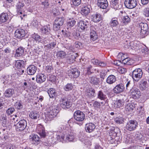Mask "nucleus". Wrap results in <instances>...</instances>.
I'll return each instance as SVG.
<instances>
[{
  "mask_svg": "<svg viewBox=\"0 0 149 149\" xmlns=\"http://www.w3.org/2000/svg\"><path fill=\"white\" fill-rule=\"evenodd\" d=\"M90 37L91 40L93 41L95 40L98 38V36L96 31L91 29V30Z\"/></svg>",
  "mask_w": 149,
  "mask_h": 149,
  "instance_id": "2f4dec72",
  "label": "nucleus"
},
{
  "mask_svg": "<svg viewBox=\"0 0 149 149\" xmlns=\"http://www.w3.org/2000/svg\"><path fill=\"white\" fill-rule=\"evenodd\" d=\"M131 60L130 58L126 57L125 58H124L122 61V63L126 65H130L131 64L130 62Z\"/></svg>",
  "mask_w": 149,
  "mask_h": 149,
  "instance_id": "3c124183",
  "label": "nucleus"
},
{
  "mask_svg": "<svg viewBox=\"0 0 149 149\" xmlns=\"http://www.w3.org/2000/svg\"><path fill=\"white\" fill-rule=\"evenodd\" d=\"M61 107L63 109H67L69 108L71 106L68 99L65 97H61L60 100Z\"/></svg>",
  "mask_w": 149,
  "mask_h": 149,
  "instance_id": "423d86ee",
  "label": "nucleus"
},
{
  "mask_svg": "<svg viewBox=\"0 0 149 149\" xmlns=\"http://www.w3.org/2000/svg\"><path fill=\"white\" fill-rule=\"evenodd\" d=\"M125 90L124 84L120 83L117 85L113 89V91L116 94H118L124 91Z\"/></svg>",
  "mask_w": 149,
  "mask_h": 149,
  "instance_id": "1a4fd4ad",
  "label": "nucleus"
},
{
  "mask_svg": "<svg viewBox=\"0 0 149 149\" xmlns=\"http://www.w3.org/2000/svg\"><path fill=\"white\" fill-rule=\"evenodd\" d=\"M37 46L36 44H34V40H29L28 41V46H30L32 48H33L35 46Z\"/></svg>",
  "mask_w": 149,
  "mask_h": 149,
  "instance_id": "5fc2aeb1",
  "label": "nucleus"
},
{
  "mask_svg": "<svg viewBox=\"0 0 149 149\" xmlns=\"http://www.w3.org/2000/svg\"><path fill=\"white\" fill-rule=\"evenodd\" d=\"M118 71L121 74H123L127 72V70L125 68L120 67L118 68Z\"/></svg>",
  "mask_w": 149,
  "mask_h": 149,
  "instance_id": "338daca9",
  "label": "nucleus"
},
{
  "mask_svg": "<svg viewBox=\"0 0 149 149\" xmlns=\"http://www.w3.org/2000/svg\"><path fill=\"white\" fill-rule=\"evenodd\" d=\"M118 129L117 128H112L111 130L109 132V134L110 136H112L113 137H115L117 136V130Z\"/></svg>",
  "mask_w": 149,
  "mask_h": 149,
  "instance_id": "ea45409f",
  "label": "nucleus"
},
{
  "mask_svg": "<svg viewBox=\"0 0 149 149\" xmlns=\"http://www.w3.org/2000/svg\"><path fill=\"white\" fill-rule=\"evenodd\" d=\"M143 14L146 17H149V8H145L143 10Z\"/></svg>",
  "mask_w": 149,
  "mask_h": 149,
  "instance_id": "bf43d9fd",
  "label": "nucleus"
},
{
  "mask_svg": "<svg viewBox=\"0 0 149 149\" xmlns=\"http://www.w3.org/2000/svg\"><path fill=\"white\" fill-rule=\"evenodd\" d=\"M49 42V40L48 38H43L42 37L40 43L42 44L44 46L45 44Z\"/></svg>",
  "mask_w": 149,
  "mask_h": 149,
  "instance_id": "6e6d98bb",
  "label": "nucleus"
},
{
  "mask_svg": "<svg viewBox=\"0 0 149 149\" xmlns=\"http://www.w3.org/2000/svg\"><path fill=\"white\" fill-rule=\"evenodd\" d=\"M91 6L90 5L87 4H84L81 9V14L84 16H86L90 13Z\"/></svg>",
  "mask_w": 149,
  "mask_h": 149,
  "instance_id": "2eb2a0df",
  "label": "nucleus"
},
{
  "mask_svg": "<svg viewBox=\"0 0 149 149\" xmlns=\"http://www.w3.org/2000/svg\"><path fill=\"white\" fill-rule=\"evenodd\" d=\"M81 3V0H71V4L72 5L77 6L79 5Z\"/></svg>",
  "mask_w": 149,
  "mask_h": 149,
  "instance_id": "de8ad7c7",
  "label": "nucleus"
},
{
  "mask_svg": "<svg viewBox=\"0 0 149 149\" xmlns=\"http://www.w3.org/2000/svg\"><path fill=\"white\" fill-rule=\"evenodd\" d=\"M89 82L94 86L99 85L100 79L97 77L96 76H92L89 77L88 79Z\"/></svg>",
  "mask_w": 149,
  "mask_h": 149,
  "instance_id": "9b49d317",
  "label": "nucleus"
},
{
  "mask_svg": "<svg viewBox=\"0 0 149 149\" xmlns=\"http://www.w3.org/2000/svg\"><path fill=\"white\" fill-rule=\"evenodd\" d=\"M130 93L133 98H138L140 96V91L135 87H133L130 89Z\"/></svg>",
  "mask_w": 149,
  "mask_h": 149,
  "instance_id": "4468645a",
  "label": "nucleus"
},
{
  "mask_svg": "<svg viewBox=\"0 0 149 149\" xmlns=\"http://www.w3.org/2000/svg\"><path fill=\"white\" fill-rule=\"evenodd\" d=\"M130 21V19L129 16H126L122 17L121 22L123 25H125L129 23Z\"/></svg>",
  "mask_w": 149,
  "mask_h": 149,
  "instance_id": "473e14b6",
  "label": "nucleus"
},
{
  "mask_svg": "<svg viewBox=\"0 0 149 149\" xmlns=\"http://www.w3.org/2000/svg\"><path fill=\"white\" fill-rule=\"evenodd\" d=\"M73 116L74 119L79 121H83L85 118L84 113L79 110L76 111L74 113Z\"/></svg>",
  "mask_w": 149,
  "mask_h": 149,
  "instance_id": "0eeeda50",
  "label": "nucleus"
},
{
  "mask_svg": "<svg viewBox=\"0 0 149 149\" xmlns=\"http://www.w3.org/2000/svg\"><path fill=\"white\" fill-rule=\"evenodd\" d=\"M124 47L125 49H131V42L126 41L124 43Z\"/></svg>",
  "mask_w": 149,
  "mask_h": 149,
  "instance_id": "4d7b16f0",
  "label": "nucleus"
},
{
  "mask_svg": "<svg viewBox=\"0 0 149 149\" xmlns=\"http://www.w3.org/2000/svg\"><path fill=\"white\" fill-rule=\"evenodd\" d=\"M80 72L76 68H72L69 73V76L70 75L72 77L77 78L80 75Z\"/></svg>",
  "mask_w": 149,
  "mask_h": 149,
  "instance_id": "f3484780",
  "label": "nucleus"
},
{
  "mask_svg": "<svg viewBox=\"0 0 149 149\" xmlns=\"http://www.w3.org/2000/svg\"><path fill=\"white\" fill-rule=\"evenodd\" d=\"M77 53L72 52L69 54V57L70 58L68 60H72V61L75 60L76 58L77 57Z\"/></svg>",
  "mask_w": 149,
  "mask_h": 149,
  "instance_id": "37998d69",
  "label": "nucleus"
},
{
  "mask_svg": "<svg viewBox=\"0 0 149 149\" xmlns=\"http://www.w3.org/2000/svg\"><path fill=\"white\" fill-rule=\"evenodd\" d=\"M93 106L95 108H99L101 106L100 103L97 101H94L93 104Z\"/></svg>",
  "mask_w": 149,
  "mask_h": 149,
  "instance_id": "69168bd1",
  "label": "nucleus"
},
{
  "mask_svg": "<svg viewBox=\"0 0 149 149\" xmlns=\"http://www.w3.org/2000/svg\"><path fill=\"white\" fill-rule=\"evenodd\" d=\"M61 26H59L58 24H57L55 22L54 23L53 25V28L54 30L55 31H58L60 28Z\"/></svg>",
  "mask_w": 149,
  "mask_h": 149,
  "instance_id": "0e129e2a",
  "label": "nucleus"
},
{
  "mask_svg": "<svg viewBox=\"0 0 149 149\" xmlns=\"http://www.w3.org/2000/svg\"><path fill=\"white\" fill-rule=\"evenodd\" d=\"M97 5L100 8L106 9L108 4L107 0H97Z\"/></svg>",
  "mask_w": 149,
  "mask_h": 149,
  "instance_id": "6ab92c4d",
  "label": "nucleus"
},
{
  "mask_svg": "<svg viewBox=\"0 0 149 149\" xmlns=\"http://www.w3.org/2000/svg\"><path fill=\"white\" fill-rule=\"evenodd\" d=\"M49 44L45 45H44V48L45 50H52V49L54 48L56 45V41H54L51 43H49Z\"/></svg>",
  "mask_w": 149,
  "mask_h": 149,
  "instance_id": "b1692460",
  "label": "nucleus"
},
{
  "mask_svg": "<svg viewBox=\"0 0 149 149\" xmlns=\"http://www.w3.org/2000/svg\"><path fill=\"white\" fill-rule=\"evenodd\" d=\"M8 15L6 13H3L0 15V22L4 23L8 19Z\"/></svg>",
  "mask_w": 149,
  "mask_h": 149,
  "instance_id": "bb28decb",
  "label": "nucleus"
},
{
  "mask_svg": "<svg viewBox=\"0 0 149 149\" xmlns=\"http://www.w3.org/2000/svg\"><path fill=\"white\" fill-rule=\"evenodd\" d=\"M114 121L117 124H123L124 121V119L121 117H118L115 118Z\"/></svg>",
  "mask_w": 149,
  "mask_h": 149,
  "instance_id": "49530a36",
  "label": "nucleus"
},
{
  "mask_svg": "<svg viewBox=\"0 0 149 149\" xmlns=\"http://www.w3.org/2000/svg\"><path fill=\"white\" fill-rule=\"evenodd\" d=\"M47 93L50 98H54L56 93L55 89L53 88H50L47 91Z\"/></svg>",
  "mask_w": 149,
  "mask_h": 149,
  "instance_id": "e433bc0d",
  "label": "nucleus"
},
{
  "mask_svg": "<svg viewBox=\"0 0 149 149\" xmlns=\"http://www.w3.org/2000/svg\"><path fill=\"white\" fill-rule=\"evenodd\" d=\"M115 106L118 108H120L124 105V102L123 100H119L115 102Z\"/></svg>",
  "mask_w": 149,
  "mask_h": 149,
  "instance_id": "c03bdc74",
  "label": "nucleus"
},
{
  "mask_svg": "<svg viewBox=\"0 0 149 149\" xmlns=\"http://www.w3.org/2000/svg\"><path fill=\"white\" fill-rule=\"evenodd\" d=\"M15 111V109L14 108L11 107L8 108L6 111V113L8 115L12 114Z\"/></svg>",
  "mask_w": 149,
  "mask_h": 149,
  "instance_id": "052dcab7",
  "label": "nucleus"
},
{
  "mask_svg": "<svg viewBox=\"0 0 149 149\" xmlns=\"http://www.w3.org/2000/svg\"><path fill=\"white\" fill-rule=\"evenodd\" d=\"M142 74L143 72L141 69H136L132 72V78L134 80L138 81L142 77Z\"/></svg>",
  "mask_w": 149,
  "mask_h": 149,
  "instance_id": "20e7f679",
  "label": "nucleus"
},
{
  "mask_svg": "<svg viewBox=\"0 0 149 149\" xmlns=\"http://www.w3.org/2000/svg\"><path fill=\"white\" fill-rule=\"evenodd\" d=\"M97 97L100 100H104L107 98L106 95L104 94L102 91H100L98 92Z\"/></svg>",
  "mask_w": 149,
  "mask_h": 149,
  "instance_id": "c756f323",
  "label": "nucleus"
},
{
  "mask_svg": "<svg viewBox=\"0 0 149 149\" xmlns=\"http://www.w3.org/2000/svg\"><path fill=\"white\" fill-rule=\"evenodd\" d=\"M131 49H132L138 50L139 49V45H137L135 42L132 41L131 42Z\"/></svg>",
  "mask_w": 149,
  "mask_h": 149,
  "instance_id": "8fccbe9b",
  "label": "nucleus"
},
{
  "mask_svg": "<svg viewBox=\"0 0 149 149\" xmlns=\"http://www.w3.org/2000/svg\"><path fill=\"white\" fill-rule=\"evenodd\" d=\"M41 32L44 34L48 35L50 33L51 31V27L49 24L42 26L40 28Z\"/></svg>",
  "mask_w": 149,
  "mask_h": 149,
  "instance_id": "aec40b11",
  "label": "nucleus"
},
{
  "mask_svg": "<svg viewBox=\"0 0 149 149\" xmlns=\"http://www.w3.org/2000/svg\"><path fill=\"white\" fill-rule=\"evenodd\" d=\"M65 73L63 72V71L60 70H59L58 71V72H57V74L58 76H59V77H63L64 76Z\"/></svg>",
  "mask_w": 149,
  "mask_h": 149,
  "instance_id": "774afa93",
  "label": "nucleus"
},
{
  "mask_svg": "<svg viewBox=\"0 0 149 149\" xmlns=\"http://www.w3.org/2000/svg\"><path fill=\"white\" fill-rule=\"evenodd\" d=\"M15 65L17 68L20 69L24 66V61L20 60H18L16 62Z\"/></svg>",
  "mask_w": 149,
  "mask_h": 149,
  "instance_id": "58836bf2",
  "label": "nucleus"
},
{
  "mask_svg": "<svg viewBox=\"0 0 149 149\" xmlns=\"http://www.w3.org/2000/svg\"><path fill=\"white\" fill-rule=\"evenodd\" d=\"M138 124L136 120H129L126 124V129L130 131L135 130L138 126Z\"/></svg>",
  "mask_w": 149,
  "mask_h": 149,
  "instance_id": "f03ea898",
  "label": "nucleus"
},
{
  "mask_svg": "<svg viewBox=\"0 0 149 149\" xmlns=\"http://www.w3.org/2000/svg\"><path fill=\"white\" fill-rule=\"evenodd\" d=\"M58 112L59 111L55 107L51 106L47 108L45 113V120L47 123H49L57 116Z\"/></svg>",
  "mask_w": 149,
  "mask_h": 149,
  "instance_id": "f257e3e1",
  "label": "nucleus"
},
{
  "mask_svg": "<svg viewBox=\"0 0 149 149\" xmlns=\"http://www.w3.org/2000/svg\"><path fill=\"white\" fill-rule=\"evenodd\" d=\"M30 139L34 143H35V142H38L40 141V138L36 134H32L30 136Z\"/></svg>",
  "mask_w": 149,
  "mask_h": 149,
  "instance_id": "f704fd0d",
  "label": "nucleus"
},
{
  "mask_svg": "<svg viewBox=\"0 0 149 149\" xmlns=\"http://www.w3.org/2000/svg\"><path fill=\"white\" fill-rule=\"evenodd\" d=\"M36 131L40 135L41 138H44L46 136L44 128L41 124H38L37 126Z\"/></svg>",
  "mask_w": 149,
  "mask_h": 149,
  "instance_id": "9d476101",
  "label": "nucleus"
},
{
  "mask_svg": "<svg viewBox=\"0 0 149 149\" xmlns=\"http://www.w3.org/2000/svg\"><path fill=\"white\" fill-rule=\"evenodd\" d=\"M14 94V90L13 89H7L4 93V96L7 97H12Z\"/></svg>",
  "mask_w": 149,
  "mask_h": 149,
  "instance_id": "cd10ccee",
  "label": "nucleus"
},
{
  "mask_svg": "<svg viewBox=\"0 0 149 149\" xmlns=\"http://www.w3.org/2000/svg\"><path fill=\"white\" fill-rule=\"evenodd\" d=\"M24 4V3H22V2L19 1L16 5V7L17 8V9L18 10H20V9L22 8L23 7Z\"/></svg>",
  "mask_w": 149,
  "mask_h": 149,
  "instance_id": "680f3d73",
  "label": "nucleus"
},
{
  "mask_svg": "<svg viewBox=\"0 0 149 149\" xmlns=\"http://www.w3.org/2000/svg\"><path fill=\"white\" fill-rule=\"evenodd\" d=\"M106 74L107 72L105 70H102L100 72V77L102 81H103L104 79Z\"/></svg>",
  "mask_w": 149,
  "mask_h": 149,
  "instance_id": "864d4df0",
  "label": "nucleus"
},
{
  "mask_svg": "<svg viewBox=\"0 0 149 149\" xmlns=\"http://www.w3.org/2000/svg\"><path fill=\"white\" fill-rule=\"evenodd\" d=\"M16 126V130L17 131H22L26 128L27 126V122L24 119L21 120L16 125H14Z\"/></svg>",
  "mask_w": 149,
  "mask_h": 149,
  "instance_id": "7ed1b4c3",
  "label": "nucleus"
},
{
  "mask_svg": "<svg viewBox=\"0 0 149 149\" xmlns=\"http://www.w3.org/2000/svg\"><path fill=\"white\" fill-rule=\"evenodd\" d=\"M0 120L3 124H6L7 122V119L6 115L4 114L1 115L0 117Z\"/></svg>",
  "mask_w": 149,
  "mask_h": 149,
  "instance_id": "13d9d810",
  "label": "nucleus"
},
{
  "mask_svg": "<svg viewBox=\"0 0 149 149\" xmlns=\"http://www.w3.org/2000/svg\"><path fill=\"white\" fill-rule=\"evenodd\" d=\"M91 17L93 21L95 22H99L102 19L101 15L99 13L93 15Z\"/></svg>",
  "mask_w": 149,
  "mask_h": 149,
  "instance_id": "7c9ffc66",
  "label": "nucleus"
},
{
  "mask_svg": "<svg viewBox=\"0 0 149 149\" xmlns=\"http://www.w3.org/2000/svg\"><path fill=\"white\" fill-rule=\"evenodd\" d=\"M78 26L81 30L83 31H86L89 27V25L88 22L83 20L80 21L77 24Z\"/></svg>",
  "mask_w": 149,
  "mask_h": 149,
  "instance_id": "f8f14e48",
  "label": "nucleus"
},
{
  "mask_svg": "<svg viewBox=\"0 0 149 149\" xmlns=\"http://www.w3.org/2000/svg\"><path fill=\"white\" fill-rule=\"evenodd\" d=\"M95 128V126L94 124L91 123L86 124L85 127L86 131L89 133L92 132L94 131Z\"/></svg>",
  "mask_w": 149,
  "mask_h": 149,
  "instance_id": "4be33fe9",
  "label": "nucleus"
},
{
  "mask_svg": "<svg viewBox=\"0 0 149 149\" xmlns=\"http://www.w3.org/2000/svg\"><path fill=\"white\" fill-rule=\"evenodd\" d=\"M119 23L118 21L117 18H112L110 22V24L111 26L113 27H116L118 24Z\"/></svg>",
  "mask_w": 149,
  "mask_h": 149,
  "instance_id": "79ce46f5",
  "label": "nucleus"
},
{
  "mask_svg": "<svg viewBox=\"0 0 149 149\" xmlns=\"http://www.w3.org/2000/svg\"><path fill=\"white\" fill-rule=\"evenodd\" d=\"M29 116L32 119H36L39 117L38 113L36 111H31L29 114Z\"/></svg>",
  "mask_w": 149,
  "mask_h": 149,
  "instance_id": "4c0bfd02",
  "label": "nucleus"
},
{
  "mask_svg": "<svg viewBox=\"0 0 149 149\" xmlns=\"http://www.w3.org/2000/svg\"><path fill=\"white\" fill-rule=\"evenodd\" d=\"M125 109L127 111H132L133 109V105L131 104H127L125 106Z\"/></svg>",
  "mask_w": 149,
  "mask_h": 149,
  "instance_id": "e2e57ef3",
  "label": "nucleus"
},
{
  "mask_svg": "<svg viewBox=\"0 0 149 149\" xmlns=\"http://www.w3.org/2000/svg\"><path fill=\"white\" fill-rule=\"evenodd\" d=\"M136 0H125L124 4L125 6L129 9L135 8L137 4Z\"/></svg>",
  "mask_w": 149,
  "mask_h": 149,
  "instance_id": "6e6552de",
  "label": "nucleus"
},
{
  "mask_svg": "<svg viewBox=\"0 0 149 149\" xmlns=\"http://www.w3.org/2000/svg\"><path fill=\"white\" fill-rule=\"evenodd\" d=\"M140 28L141 29V35L142 37H144L147 36L148 30V26L147 24L146 23H140L139 24Z\"/></svg>",
  "mask_w": 149,
  "mask_h": 149,
  "instance_id": "39448f33",
  "label": "nucleus"
},
{
  "mask_svg": "<svg viewBox=\"0 0 149 149\" xmlns=\"http://www.w3.org/2000/svg\"><path fill=\"white\" fill-rule=\"evenodd\" d=\"M65 140L69 142L72 141L74 139V134L70 132H69L67 134H65Z\"/></svg>",
  "mask_w": 149,
  "mask_h": 149,
  "instance_id": "5701e85b",
  "label": "nucleus"
},
{
  "mask_svg": "<svg viewBox=\"0 0 149 149\" xmlns=\"http://www.w3.org/2000/svg\"><path fill=\"white\" fill-rule=\"evenodd\" d=\"M57 56L61 58H65L66 56V54L63 51H58L57 52Z\"/></svg>",
  "mask_w": 149,
  "mask_h": 149,
  "instance_id": "a18cd8bd",
  "label": "nucleus"
},
{
  "mask_svg": "<svg viewBox=\"0 0 149 149\" xmlns=\"http://www.w3.org/2000/svg\"><path fill=\"white\" fill-rule=\"evenodd\" d=\"M24 48L22 47H20L18 48L16 51L15 56L16 57H19L22 56L24 52Z\"/></svg>",
  "mask_w": 149,
  "mask_h": 149,
  "instance_id": "393cba45",
  "label": "nucleus"
},
{
  "mask_svg": "<svg viewBox=\"0 0 149 149\" xmlns=\"http://www.w3.org/2000/svg\"><path fill=\"white\" fill-rule=\"evenodd\" d=\"M64 21V19L63 17H57L55 19L54 22L61 26L63 24Z\"/></svg>",
  "mask_w": 149,
  "mask_h": 149,
  "instance_id": "a19ab883",
  "label": "nucleus"
},
{
  "mask_svg": "<svg viewBox=\"0 0 149 149\" xmlns=\"http://www.w3.org/2000/svg\"><path fill=\"white\" fill-rule=\"evenodd\" d=\"M73 88L72 84L68 83L65 86L64 89L66 91H69L72 90Z\"/></svg>",
  "mask_w": 149,
  "mask_h": 149,
  "instance_id": "09e8293b",
  "label": "nucleus"
},
{
  "mask_svg": "<svg viewBox=\"0 0 149 149\" xmlns=\"http://www.w3.org/2000/svg\"><path fill=\"white\" fill-rule=\"evenodd\" d=\"M26 35L24 30L19 29L16 30L15 32V37L18 39H22Z\"/></svg>",
  "mask_w": 149,
  "mask_h": 149,
  "instance_id": "ddd939ff",
  "label": "nucleus"
},
{
  "mask_svg": "<svg viewBox=\"0 0 149 149\" xmlns=\"http://www.w3.org/2000/svg\"><path fill=\"white\" fill-rule=\"evenodd\" d=\"M111 5L112 7L116 9H120L122 6L119 0H111Z\"/></svg>",
  "mask_w": 149,
  "mask_h": 149,
  "instance_id": "dca6fc26",
  "label": "nucleus"
},
{
  "mask_svg": "<svg viewBox=\"0 0 149 149\" xmlns=\"http://www.w3.org/2000/svg\"><path fill=\"white\" fill-rule=\"evenodd\" d=\"M76 21L73 19H69L67 21V26L71 28L74 26L76 23Z\"/></svg>",
  "mask_w": 149,
  "mask_h": 149,
  "instance_id": "c9c22d12",
  "label": "nucleus"
},
{
  "mask_svg": "<svg viewBox=\"0 0 149 149\" xmlns=\"http://www.w3.org/2000/svg\"><path fill=\"white\" fill-rule=\"evenodd\" d=\"M82 136L81 134L79 135V140L82 142H83L85 144V145H86L87 147L88 146V145L89 146H91V142L85 139L84 138H83L84 136Z\"/></svg>",
  "mask_w": 149,
  "mask_h": 149,
  "instance_id": "72a5a7b5",
  "label": "nucleus"
},
{
  "mask_svg": "<svg viewBox=\"0 0 149 149\" xmlns=\"http://www.w3.org/2000/svg\"><path fill=\"white\" fill-rule=\"evenodd\" d=\"M116 81L115 76L113 75H110L107 78L106 81L109 84H112L115 82Z\"/></svg>",
  "mask_w": 149,
  "mask_h": 149,
  "instance_id": "a878e982",
  "label": "nucleus"
},
{
  "mask_svg": "<svg viewBox=\"0 0 149 149\" xmlns=\"http://www.w3.org/2000/svg\"><path fill=\"white\" fill-rule=\"evenodd\" d=\"M46 76L43 74H38L36 76V81L39 84H42L46 80Z\"/></svg>",
  "mask_w": 149,
  "mask_h": 149,
  "instance_id": "a211bd4d",
  "label": "nucleus"
},
{
  "mask_svg": "<svg viewBox=\"0 0 149 149\" xmlns=\"http://www.w3.org/2000/svg\"><path fill=\"white\" fill-rule=\"evenodd\" d=\"M37 70V67L34 65H30L27 68V73L30 75H34L36 72Z\"/></svg>",
  "mask_w": 149,
  "mask_h": 149,
  "instance_id": "412c9836",
  "label": "nucleus"
},
{
  "mask_svg": "<svg viewBox=\"0 0 149 149\" xmlns=\"http://www.w3.org/2000/svg\"><path fill=\"white\" fill-rule=\"evenodd\" d=\"M15 107L18 109H21L23 107L22 103L21 101L16 102L15 103Z\"/></svg>",
  "mask_w": 149,
  "mask_h": 149,
  "instance_id": "603ef678",
  "label": "nucleus"
},
{
  "mask_svg": "<svg viewBox=\"0 0 149 149\" xmlns=\"http://www.w3.org/2000/svg\"><path fill=\"white\" fill-rule=\"evenodd\" d=\"M31 37L33 38L34 41L36 42L40 43L42 37L37 33H34L31 35Z\"/></svg>",
  "mask_w": 149,
  "mask_h": 149,
  "instance_id": "c85d7f7f",
  "label": "nucleus"
}]
</instances>
